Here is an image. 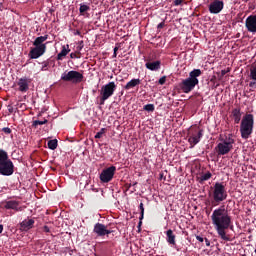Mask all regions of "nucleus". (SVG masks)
Returning a JSON list of instances; mask_svg holds the SVG:
<instances>
[{"label": "nucleus", "instance_id": "1", "mask_svg": "<svg viewBox=\"0 0 256 256\" xmlns=\"http://www.w3.org/2000/svg\"><path fill=\"white\" fill-rule=\"evenodd\" d=\"M212 224L218 237L222 241H231V237L227 234V229L231 227V216L225 207H219L212 212Z\"/></svg>", "mask_w": 256, "mask_h": 256}, {"label": "nucleus", "instance_id": "2", "mask_svg": "<svg viewBox=\"0 0 256 256\" xmlns=\"http://www.w3.org/2000/svg\"><path fill=\"white\" fill-rule=\"evenodd\" d=\"M203 72L201 69H194L189 73V77L182 80L179 84V87L183 93H191L193 89H195L196 85H199V79L197 77H201Z\"/></svg>", "mask_w": 256, "mask_h": 256}, {"label": "nucleus", "instance_id": "3", "mask_svg": "<svg viewBox=\"0 0 256 256\" xmlns=\"http://www.w3.org/2000/svg\"><path fill=\"white\" fill-rule=\"evenodd\" d=\"M254 123L255 120L253 118V114H246L245 117H243L240 124V133L242 139H248L251 137Z\"/></svg>", "mask_w": 256, "mask_h": 256}, {"label": "nucleus", "instance_id": "4", "mask_svg": "<svg viewBox=\"0 0 256 256\" xmlns=\"http://www.w3.org/2000/svg\"><path fill=\"white\" fill-rule=\"evenodd\" d=\"M116 90L117 84H115V82H109L102 86L100 90V105H105V101L110 97H113Z\"/></svg>", "mask_w": 256, "mask_h": 256}, {"label": "nucleus", "instance_id": "5", "mask_svg": "<svg viewBox=\"0 0 256 256\" xmlns=\"http://www.w3.org/2000/svg\"><path fill=\"white\" fill-rule=\"evenodd\" d=\"M83 79H85L83 74L75 70L64 72L61 75V81H67L70 83H82Z\"/></svg>", "mask_w": 256, "mask_h": 256}, {"label": "nucleus", "instance_id": "6", "mask_svg": "<svg viewBox=\"0 0 256 256\" xmlns=\"http://www.w3.org/2000/svg\"><path fill=\"white\" fill-rule=\"evenodd\" d=\"M213 199L216 203H221L227 199V191L225 186L219 182L214 185Z\"/></svg>", "mask_w": 256, "mask_h": 256}, {"label": "nucleus", "instance_id": "7", "mask_svg": "<svg viewBox=\"0 0 256 256\" xmlns=\"http://www.w3.org/2000/svg\"><path fill=\"white\" fill-rule=\"evenodd\" d=\"M117 171V167L115 166H110L108 168H105L102 170L100 174V181L102 183H109V181L113 180V177L115 176V172Z\"/></svg>", "mask_w": 256, "mask_h": 256}, {"label": "nucleus", "instance_id": "8", "mask_svg": "<svg viewBox=\"0 0 256 256\" xmlns=\"http://www.w3.org/2000/svg\"><path fill=\"white\" fill-rule=\"evenodd\" d=\"M14 166L12 161H1L0 162V174L9 177L13 175Z\"/></svg>", "mask_w": 256, "mask_h": 256}, {"label": "nucleus", "instance_id": "9", "mask_svg": "<svg viewBox=\"0 0 256 256\" xmlns=\"http://www.w3.org/2000/svg\"><path fill=\"white\" fill-rule=\"evenodd\" d=\"M224 7H225V3L223 1L214 0L212 3H210L208 9L212 15H219V13L223 11Z\"/></svg>", "mask_w": 256, "mask_h": 256}, {"label": "nucleus", "instance_id": "10", "mask_svg": "<svg viewBox=\"0 0 256 256\" xmlns=\"http://www.w3.org/2000/svg\"><path fill=\"white\" fill-rule=\"evenodd\" d=\"M45 51H47V45L35 46L29 52L30 59H39L42 55H45Z\"/></svg>", "mask_w": 256, "mask_h": 256}, {"label": "nucleus", "instance_id": "11", "mask_svg": "<svg viewBox=\"0 0 256 256\" xmlns=\"http://www.w3.org/2000/svg\"><path fill=\"white\" fill-rule=\"evenodd\" d=\"M245 27L249 33H256V14L246 18Z\"/></svg>", "mask_w": 256, "mask_h": 256}, {"label": "nucleus", "instance_id": "12", "mask_svg": "<svg viewBox=\"0 0 256 256\" xmlns=\"http://www.w3.org/2000/svg\"><path fill=\"white\" fill-rule=\"evenodd\" d=\"M93 231L98 237H105V235H111L112 233L111 230H107V226L101 223H96Z\"/></svg>", "mask_w": 256, "mask_h": 256}, {"label": "nucleus", "instance_id": "13", "mask_svg": "<svg viewBox=\"0 0 256 256\" xmlns=\"http://www.w3.org/2000/svg\"><path fill=\"white\" fill-rule=\"evenodd\" d=\"M31 83V79L27 77L20 78L17 82L18 91L21 93H27L29 91V84Z\"/></svg>", "mask_w": 256, "mask_h": 256}, {"label": "nucleus", "instance_id": "14", "mask_svg": "<svg viewBox=\"0 0 256 256\" xmlns=\"http://www.w3.org/2000/svg\"><path fill=\"white\" fill-rule=\"evenodd\" d=\"M201 137H203V130H199L198 132H196L195 134H192L188 138V143H190L191 149H193V147H195V145H197V143L201 141Z\"/></svg>", "mask_w": 256, "mask_h": 256}, {"label": "nucleus", "instance_id": "15", "mask_svg": "<svg viewBox=\"0 0 256 256\" xmlns=\"http://www.w3.org/2000/svg\"><path fill=\"white\" fill-rule=\"evenodd\" d=\"M220 137L221 138V142L232 147L233 148V145H235V135L233 134H224V135H221Z\"/></svg>", "mask_w": 256, "mask_h": 256}, {"label": "nucleus", "instance_id": "16", "mask_svg": "<svg viewBox=\"0 0 256 256\" xmlns=\"http://www.w3.org/2000/svg\"><path fill=\"white\" fill-rule=\"evenodd\" d=\"M217 149L219 155H227V153H229V151H231L233 148L232 146H229L228 144L221 142L217 145Z\"/></svg>", "mask_w": 256, "mask_h": 256}, {"label": "nucleus", "instance_id": "17", "mask_svg": "<svg viewBox=\"0 0 256 256\" xmlns=\"http://www.w3.org/2000/svg\"><path fill=\"white\" fill-rule=\"evenodd\" d=\"M145 67L149 69V71H159V69H161V61L147 62Z\"/></svg>", "mask_w": 256, "mask_h": 256}, {"label": "nucleus", "instance_id": "18", "mask_svg": "<svg viewBox=\"0 0 256 256\" xmlns=\"http://www.w3.org/2000/svg\"><path fill=\"white\" fill-rule=\"evenodd\" d=\"M33 225H35V220L33 219L24 220L20 224L23 231H29V229H33Z\"/></svg>", "mask_w": 256, "mask_h": 256}, {"label": "nucleus", "instance_id": "19", "mask_svg": "<svg viewBox=\"0 0 256 256\" xmlns=\"http://www.w3.org/2000/svg\"><path fill=\"white\" fill-rule=\"evenodd\" d=\"M71 49H69V44L63 45L62 50L60 53L57 55V60L58 61H63V57H67V54H69Z\"/></svg>", "mask_w": 256, "mask_h": 256}, {"label": "nucleus", "instance_id": "20", "mask_svg": "<svg viewBox=\"0 0 256 256\" xmlns=\"http://www.w3.org/2000/svg\"><path fill=\"white\" fill-rule=\"evenodd\" d=\"M47 39H49V35L47 34L44 36L37 37L33 42L34 47H41L42 45H47V44H43L45 43V41H47Z\"/></svg>", "mask_w": 256, "mask_h": 256}, {"label": "nucleus", "instance_id": "21", "mask_svg": "<svg viewBox=\"0 0 256 256\" xmlns=\"http://www.w3.org/2000/svg\"><path fill=\"white\" fill-rule=\"evenodd\" d=\"M232 118L234 119V123L238 125L241 122V108H235L232 110Z\"/></svg>", "mask_w": 256, "mask_h": 256}, {"label": "nucleus", "instance_id": "22", "mask_svg": "<svg viewBox=\"0 0 256 256\" xmlns=\"http://www.w3.org/2000/svg\"><path fill=\"white\" fill-rule=\"evenodd\" d=\"M137 85H141V79H132L125 86L124 89L129 91V89H133V87H137Z\"/></svg>", "mask_w": 256, "mask_h": 256}, {"label": "nucleus", "instance_id": "23", "mask_svg": "<svg viewBox=\"0 0 256 256\" xmlns=\"http://www.w3.org/2000/svg\"><path fill=\"white\" fill-rule=\"evenodd\" d=\"M166 241L169 245H175V234L173 233V230L169 229L166 232Z\"/></svg>", "mask_w": 256, "mask_h": 256}, {"label": "nucleus", "instance_id": "24", "mask_svg": "<svg viewBox=\"0 0 256 256\" xmlns=\"http://www.w3.org/2000/svg\"><path fill=\"white\" fill-rule=\"evenodd\" d=\"M4 207L5 209H13L14 211H17L19 207V203L17 201L10 200L5 203Z\"/></svg>", "mask_w": 256, "mask_h": 256}, {"label": "nucleus", "instance_id": "25", "mask_svg": "<svg viewBox=\"0 0 256 256\" xmlns=\"http://www.w3.org/2000/svg\"><path fill=\"white\" fill-rule=\"evenodd\" d=\"M80 15H85V13H87V11H91V7H89V5L86 4H80Z\"/></svg>", "mask_w": 256, "mask_h": 256}, {"label": "nucleus", "instance_id": "26", "mask_svg": "<svg viewBox=\"0 0 256 256\" xmlns=\"http://www.w3.org/2000/svg\"><path fill=\"white\" fill-rule=\"evenodd\" d=\"M0 161H11L9 160V154L3 149H0Z\"/></svg>", "mask_w": 256, "mask_h": 256}, {"label": "nucleus", "instance_id": "27", "mask_svg": "<svg viewBox=\"0 0 256 256\" xmlns=\"http://www.w3.org/2000/svg\"><path fill=\"white\" fill-rule=\"evenodd\" d=\"M209 179H211V172H206L199 177L200 183H203L204 181H209Z\"/></svg>", "mask_w": 256, "mask_h": 256}, {"label": "nucleus", "instance_id": "28", "mask_svg": "<svg viewBox=\"0 0 256 256\" xmlns=\"http://www.w3.org/2000/svg\"><path fill=\"white\" fill-rule=\"evenodd\" d=\"M48 149H51L52 151H55V149H57V139L48 141Z\"/></svg>", "mask_w": 256, "mask_h": 256}, {"label": "nucleus", "instance_id": "29", "mask_svg": "<svg viewBox=\"0 0 256 256\" xmlns=\"http://www.w3.org/2000/svg\"><path fill=\"white\" fill-rule=\"evenodd\" d=\"M139 209H140V221H143L144 217H145V207L143 206V202L140 203L139 205Z\"/></svg>", "mask_w": 256, "mask_h": 256}, {"label": "nucleus", "instance_id": "30", "mask_svg": "<svg viewBox=\"0 0 256 256\" xmlns=\"http://www.w3.org/2000/svg\"><path fill=\"white\" fill-rule=\"evenodd\" d=\"M144 111H148V113H153V111H155V105L153 104H146L143 107Z\"/></svg>", "mask_w": 256, "mask_h": 256}, {"label": "nucleus", "instance_id": "31", "mask_svg": "<svg viewBox=\"0 0 256 256\" xmlns=\"http://www.w3.org/2000/svg\"><path fill=\"white\" fill-rule=\"evenodd\" d=\"M47 123H48L47 119H44L43 121L35 120V121H33L32 126L37 127L38 125H47Z\"/></svg>", "mask_w": 256, "mask_h": 256}, {"label": "nucleus", "instance_id": "32", "mask_svg": "<svg viewBox=\"0 0 256 256\" xmlns=\"http://www.w3.org/2000/svg\"><path fill=\"white\" fill-rule=\"evenodd\" d=\"M105 133H107V128H101V130L96 133L95 139H101Z\"/></svg>", "mask_w": 256, "mask_h": 256}, {"label": "nucleus", "instance_id": "33", "mask_svg": "<svg viewBox=\"0 0 256 256\" xmlns=\"http://www.w3.org/2000/svg\"><path fill=\"white\" fill-rule=\"evenodd\" d=\"M250 78L253 81H256V67H254L253 69L250 70Z\"/></svg>", "mask_w": 256, "mask_h": 256}, {"label": "nucleus", "instance_id": "34", "mask_svg": "<svg viewBox=\"0 0 256 256\" xmlns=\"http://www.w3.org/2000/svg\"><path fill=\"white\" fill-rule=\"evenodd\" d=\"M185 0H174L173 1V6L174 7H179V5H183V2H184Z\"/></svg>", "mask_w": 256, "mask_h": 256}, {"label": "nucleus", "instance_id": "35", "mask_svg": "<svg viewBox=\"0 0 256 256\" xmlns=\"http://www.w3.org/2000/svg\"><path fill=\"white\" fill-rule=\"evenodd\" d=\"M166 82H167V76H162L158 81L159 85H165Z\"/></svg>", "mask_w": 256, "mask_h": 256}, {"label": "nucleus", "instance_id": "36", "mask_svg": "<svg viewBox=\"0 0 256 256\" xmlns=\"http://www.w3.org/2000/svg\"><path fill=\"white\" fill-rule=\"evenodd\" d=\"M83 47H85V44L83 43V40H81V41L78 43L77 51H82V50H83Z\"/></svg>", "mask_w": 256, "mask_h": 256}, {"label": "nucleus", "instance_id": "37", "mask_svg": "<svg viewBox=\"0 0 256 256\" xmlns=\"http://www.w3.org/2000/svg\"><path fill=\"white\" fill-rule=\"evenodd\" d=\"M3 133H6V135H11V128L5 127L2 129Z\"/></svg>", "mask_w": 256, "mask_h": 256}, {"label": "nucleus", "instance_id": "38", "mask_svg": "<svg viewBox=\"0 0 256 256\" xmlns=\"http://www.w3.org/2000/svg\"><path fill=\"white\" fill-rule=\"evenodd\" d=\"M47 67H49V63H45V64L42 66V71H47Z\"/></svg>", "mask_w": 256, "mask_h": 256}, {"label": "nucleus", "instance_id": "39", "mask_svg": "<svg viewBox=\"0 0 256 256\" xmlns=\"http://www.w3.org/2000/svg\"><path fill=\"white\" fill-rule=\"evenodd\" d=\"M43 231H44L45 233H49L51 230L49 229V226H44V227H43Z\"/></svg>", "mask_w": 256, "mask_h": 256}, {"label": "nucleus", "instance_id": "40", "mask_svg": "<svg viewBox=\"0 0 256 256\" xmlns=\"http://www.w3.org/2000/svg\"><path fill=\"white\" fill-rule=\"evenodd\" d=\"M163 27H165V23L163 22L159 23L157 26L158 29H163Z\"/></svg>", "mask_w": 256, "mask_h": 256}, {"label": "nucleus", "instance_id": "41", "mask_svg": "<svg viewBox=\"0 0 256 256\" xmlns=\"http://www.w3.org/2000/svg\"><path fill=\"white\" fill-rule=\"evenodd\" d=\"M196 239H197V241H199V243H203V241H204L203 237H201V236H196Z\"/></svg>", "mask_w": 256, "mask_h": 256}, {"label": "nucleus", "instance_id": "42", "mask_svg": "<svg viewBox=\"0 0 256 256\" xmlns=\"http://www.w3.org/2000/svg\"><path fill=\"white\" fill-rule=\"evenodd\" d=\"M117 51H119V47H115V48H114L113 57H117Z\"/></svg>", "mask_w": 256, "mask_h": 256}, {"label": "nucleus", "instance_id": "43", "mask_svg": "<svg viewBox=\"0 0 256 256\" xmlns=\"http://www.w3.org/2000/svg\"><path fill=\"white\" fill-rule=\"evenodd\" d=\"M256 86V80L249 83V87H255Z\"/></svg>", "mask_w": 256, "mask_h": 256}, {"label": "nucleus", "instance_id": "44", "mask_svg": "<svg viewBox=\"0 0 256 256\" xmlns=\"http://www.w3.org/2000/svg\"><path fill=\"white\" fill-rule=\"evenodd\" d=\"M143 225V220L139 219V223H138V229H141V226Z\"/></svg>", "mask_w": 256, "mask_h": 256}, {"label": "nucleus", "instance_id": "45", "mask_svg": "<svg viewBox=\"0 0 256 256\" xmlns=\"http://www.w3.org/2000/svg\"><path fill=\"white\" fill-rule=\"evenodd\" d=\"M74 35H80L81 37H83V36L81 35V31H79V30H75V31H74Z\"/></svg>", "mask_w": 256, "mask_h": 256}, {"label": "nucleus", "instance_id": "46", "mask_svg": "<svg viewBox=\"0 0 256 256\" xmlns=\"http://www.w3.org/2000/svg\"><path fill=\"white\" fill-rule=\"evenodd\" d=\"M216 80H217V77H216V76H213V77L210 79L211 83H215Z\"/></svg>", "mask_w": 256, "mask_h": 256}, {"label": "nucleus", "instance_id": "47", "mask_svg": "<svg viewBox=\"0 0 256 256\" xmlns=\"http://www.w3.org/2000/svg\"><path fill=\"white\" fill-rule=\"evenodd\" d=\"M228 71L227 70H222L221 71V75L224 76V75H227Z\"/></svg>", "mask_w": 256, "mask_h": 256}, {"label": "nucleus", "instance_id": "48", "mask_svg": "<svg viewBox=\"0 0 256 256\" xmlns=\"http://www.w3.org/2000/svg\"><path fill=\"white\" fill-rule=\"evenodd\" d=\"M3 233V224H0V234Z\"/></svg>", "mask_w": 256, "mask_h": 256}, {"label": "nucleus", "instance_id": "49", "mask_svg": "<svg viewBox=\"0 0 256 256\" xmlns=\"http://www.w3.org/2000/svg\"><path fill=\"white\" fill-rule=\"evenodd\" d=\"M205 241H206L207 247H209V245H211V242H209V239H206Z\"/></svg>", "mask_w": 256, "mask_h": 256}, {"label": "nucleus", "instance_id": "50", "mask_svg": "<svg viewBox=\"0 0 256 256\" xmlns=\"http://www.w3.org/2000/svg\"><path fill=\"white\" fill-rule=\"evenodd\" d=\"M70 57H71V59H75V54L71 53Z\"/></svg>", "mask_w": 256, "mask_h": 256}, {"label": "nucleus", "instance_id": "51", "mask_svg": "<svg viewBox=\"0 0 256 256\" xmlns=\"http://www.w3.org/2000/svg\"><path fill=\"white\" fill-rule=\"evenodd\" d=\"M8 111H9V113H13V108L12 107L9 108Z\"/></svg>", "mask_w": 256, "mask_h": 256}, {"label": "nucleus", "instance_id": "52", "mask_svg": "<svg viewBox=\"0 0 256 256\" xmlns=\"http://www.w3.org/2000/svg\"><path fill=\"white\" fill-rule=\"evenodd\" d=\"M217 87H219V84H216V85L214 86V89H217Z\"/></svg>", "mask_w": 256, "mask_h": 256}]
</instances>
